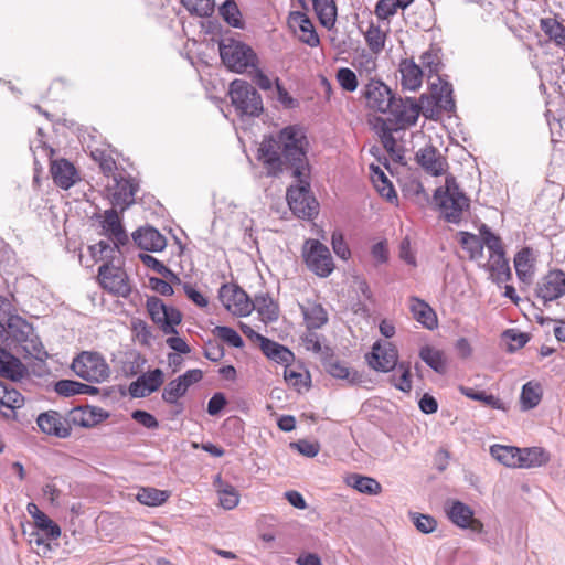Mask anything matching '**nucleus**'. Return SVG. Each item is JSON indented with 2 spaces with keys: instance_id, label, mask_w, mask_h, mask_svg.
I'll return each mask as SVG.
<instances>
[{
  "instance_id": "nucleus-1",
  "label": "nucleus",
  "mask_w": 565,
  "mask_h": 565,
  "mask_svg": "<svg viewBox=\"0 0 565 565\" xmlns=\"http://www.w3.org/2000/svg\"><path fill=\"white\" fill-rule=\"evenodd\" d=\"M308 139L303 128L288 126L277 135L264 138L258 148V160L269 174H277L285 168L292 169V175H305L308 169Z\"/></svg>"
},
{
  "instance_id": "nucleus-2",
  "label": "nucleus",
  "mask_w": 565,
  "mask_h": 565,
  "mask_svg": "<svg viewBox=\"0 0 565 565\" xmlns=\"http://www.w3.org/2000/svg\"><path fill=\"white\" fill-rule=\"evenodd\" d=\"M444 218L449 223H459L470 205L469 198L460 190L456 179L446 177L445 185L439 186L434 194Z\"/></svg>"
},
{
  "instance_id": "nucleus-3",
  "label": "nucleus",
  "mask_w": 565,
  "mask_h": 565,
  "mask_svg": "<svg viewBox=\"0 0 565 565\" xmlns=\"http://www.w3.org/2000/svg\"><path fill=\"white\" fill-rule=\"evenodd\" d=\"M0 341L17 352L33 356L39 355L42 350V344L34 333L33 327L19 315H15L6 323Z\"/></svg>"
},
{
  "instance_id": "nucleus-4",
  "label": "nucleus",
  "mask_w": 565,
  "mask_h": 565,
  "mask_svg": "<svg viewBox=\"0 0 565 565\" xmlns=\"http://www.w3.org/2000/svg\"><path fill=\"white\" fill-rule=\"evenodd\" d=\"M294 177L297 179L298 184L291 185L287 190L289 207L300 218H312L318 214L319 204L310 194L309 170H306L305 175Z\"/></svg>"
},
{
  "instance_id": "nucleus-5",
  "label": "nucleus",
  "mask_w": 565,
  "mask_h": 565,
  "mask_svg": "<svg viewBox=\"0 0 565 565\" xmlns=\"http://www.w3.org/2000/svg\"><path fill=\"white\" fill-rule=\"evenodd\" d=\"M231 102L241 115L257 117L263 110V99L258 92L246 81L234 79L228 89Z\"/></svg>"
},
{
  "instance_id": "nucleus-6",
  "label": "nucleus",
  "mask_w": 565,
  "mask_h": 565,
  "mask_svg": "<svg viewBox=\"0 0 565 565\" xmlns=\"http://www.w3.org/2000/svg\"><path fill=\"white\" fill-rule=\"evenodd\" d=\"M301 255L307 268L321 278L329 277L334 270V263L329 248L318 239H306Z\"/></svg>"
},
{
  "instance_id": "nucleus-7",
  "label": "nucleus",
  "mask_w": 565,
  "mask_h": 565,
  "mask_svg": "<svg viewBox=\"0 0 565 565\" xmlns=\"http://www.w3.org/2000/svg\"><path fill=\"white\" fill-rule=\"evenodd\" d=\"M220 54L223 63L236 73H243L248 67H255L257 56L248 45L228 40L220 44Z\"/></svg>"
},
{
  "instance_id": "nucleus-8",
  "label": "nucleus",
  "mask_w": 565,
  "mask_h": 565,
  "mask_svg": "<svg viewBox=\"0 0 565 565\" xmlns=\"http://www.w3.org/2000/svg\"><path fill=\"white\" fill-rule=\"evenodd\" d=\"M74 373L88 382L100 383L108 379L109 367L104 358L95 352H82L73 360Z\"/></svg>"
},
{
  "instance_id": "nucleus-9",
  "label": "nucleus",
  "mask_w": 565,
  "mask_h": 565,
  "mask_svg": "<svg viewBox=\"0 0 565 565\" xmlns=\"http://www.w3.org/2000/svg\"><path fill=\"white\" fill-rule=\"evenodd\" d=\"M147 310L154 323H157L164 334H175V327L181 322V312L166 306L161 299L150 297L147 300Z\"/></svg>"
},
{
  "instance_id": "nucleus-10",
  "label": "nucleus",
  "mask_w": 565,
  "mask_h": 565,
  "mask_svg": "<svg viewBox=\"0 0 565 565\" xmlns=\"http://www.w3.org/2000/svg\"><path fill=\"white\" fill-rule=\"evenodd\" d=\"M100 286L108 292L118 297H128L131 286L126 271L117 266L104 264L98 269Z\"/></svg>"
},
{
  "instance_id": "nucleus-11",
  "label": "nucleus",
  "mask_w": 565,
  "mask_h": 565,
  "mask_svg": "<svg viewBox=\"0 0 565 565\" xmlns=\"http://www.w3.org/2000/svg\"><path fill=\"white\" fill-rule=\"evenodd\" d=\"M363 96L369 108L382 114H386L392 108L395 99L387 85L373 78L364 86Z\"/></svg>"
},
{
  "instance_id": "nucleus-12",
  "label": "nucleus",
  "mask_w": 565,
  "mask_h": 565,
  "mask_svg": "<svg viewBox=\"0 0 565 565\" xmlns=\"http://www.w3.org/2000/svg\"><path fill=\"white\" fill-rule=\"evenodd\" d=\"M535 294L544 303L559 299L565 295V273L553 269L537 281Z\"/></svg>"
},
{
  "instance_id": "nucleus-13",
  "label": "nucleus",
  "mask_w": 565,
  "mask_h": 565,
  "mask_svg": "<svg viewBox=\"0 0 565 565\" xmlns=\"http://www.w3.org/2000/svg\"><path fill=\"white\" fill-rule=\"evenodd\" d=\"M445 511L449 520L458 527L469 529L475 533L482 532V522L473 516V510L468 504L459 500H448Z\"/></svg>"
},
{
  "instance_id": "nucleus-14",
  "label": "nucleus",
  "mask_w": 565,
  "mask_h": 565,
  "mask_svg": "<svg viewBox=\"0 0 565 565\" xmlns=\"http://www.w3.org/2000/svg\"><path fill=\"white\" fill-rule=\"evenodd\" d=\"M220 300L234 316L245 317L253 310V303L247 294L233 285H224L220 289Z\"/></svg>"
},
{
  "instance_id": "nucleus-15",
  "label": "nucleus",
  "mask_w": 565,
  "mask_h": 565,
  "mask_svg": "<svg viewBox=\"0 0 565 565\" xmlns=\"http://www.w3.org/2000/svg\"><path fill=\"white\" fill-rule=\"evenodd\" d=\"M366 359L369 365L375 371L388 372L396 366L398 353L391 342H375Z\"/></svg>"
},
{
  "instance_id": "nucleus-16",
  "label": "nucleus",
  "mask_w": 565,
  "mask_h": 565,
  "mask_svg": "<svg viewBox=\"0 0 565 565\" xmlns=\"http://www.w3.org/2000/svg\"><path fill=\"white\" fill-rule=\"evenodd\" d=\"M113 182L114 184L109 185L113 204L124 211L134 203L137 185L122 174H114Z\"/></svg>"
},
{
  "instance_id": "nucleus-17",
  "label": "nucleus",
  "mask_w": 565,
  "mask_h": 565,
  "mask_svg": "<svg viewBox=\"0 0 565 565\" xmlns=\"http://www.w3.org/2000/svg\"><path fill=\"white\" fill-rule=\"evenodd\" d=\"M100 217L103 235L107 236L116 248H119L120 245H125L128 242V235L117 211L114 209L106 210Z\"/></svg>"
},
{
  "instance_id": "nucleus-18",
  "label": "nucleus",
  "mask_w": 565,
  "mask_h": 565,
  "mask_svg": "<svg viewBox=\"0 0 565 565\" xmlns=\"http://www.w3.org/2000/svg\"><path fill=\"white\" fill-rule=\"evenodd\" d=\"M418 164L431 175L445 173L447 168L446 158L433 146H425L416 153Z\"/></svg>"
},
{
  "instance_id": "nucleus-19",
  "label": "nucleus",
  "mask_w": 565,
  "mask_h": 565,
  "mask_svg": "<svg viewBox=\"0 0 565 565\" xmlns=\"http://www.w3.org/2000/svg\"><path fill=\"white\" fill-rule=\"evenodd\" d=\"M289 24L295 30V33L302 43L311 47L319 45L320 40L315 30L313 23L305 13H291Z\"/></svg>"
},
{
  "instance_id": "nucleus-20",
  "label": "nucleus",
  "mask_w": 565,
  "mask_h": 565,
  "mask_svg": "<svg viewBox=\"0 0 565 565\" xmlns=\"http://www.w3.org/2000/svg\"><path fill=\"white\" fill-rule=\"evenodd\" d=\"M401 126H413L417 122L420 106L414 98L394 99V105L388 110Z\"/></svg>"
},
{
  "instance_id": "nucleus-21",
  "label": "nucleus",
  "mask_w": 565,
  "mask_h": 565,
  "mask_svg": "<svg viewBox=\"0 0 565 565\" xmlns=\"http://www.w3.org/2000/svg\"><path fill=\"white\" fill-rule=\"evenodd\" d=\"M38 426L44 434L52 435L58 438H66L71 434L63 417L55 411L42 413L36 419Z\"/></svg>"
},
{
  "instance_id": "nucleus-22",
  "label": "nucleus",
  "mask_w": 565,
  "mask_h": 565,
  "mask_svg": "<svg viewBox=\"0 0 565 565\" xmlns=\"http://www.w3.org/2000/svg\"><path fill=\"white\" fill-rule=\"evenodd\" d=\"M163 383V373L156 369L138 377L129 386V393L132 397H146L157 391Z\"/></svg>"
},
{
  "instance_id": "nucleus-23",
  "label": "nucleus",
  "mask_w": 565,
  "mask_h": 565,
  "mask_svg": "<svg viewBox=\"0 0 565 565\" xmlns=\"http://www.w3.org/2000/svg\"><path fill=\"white\" fill-rule=\"evenodd\" d=\"M51 174L56 185L67 190L78 180V172L66 159L54 160L51 164Z\"/></svg>"
},
{
  "instance_id": "nucleus-24",
  "label": "nucleus",
  "mask_w": 565,
  "mask_h": 565,
  "mask_svg": "<svg viewBox=\"0 0 565 565\" xmlns=\"http://www.w3.org/2000/svg\"><path fill=\"white\" fill-rule=\"evenodd\" d=\"M135 243L148 252H161L167 246L166 237L154 227H141L132 234Z\"/></svg>"
},
{
  "instance_id": "nucleus-25",
  "label": "nucleus",
  "mask_w": 565,
  "mask_h": 565,
  "mask_svg": "<svg viewBox=\"0 0 565 565\" xmlns=\"http://www.w3.org/2000/svg\"><path fill=\"white\" fill-rule=\"evenodd\" d=\"M24 405V397L14 387L0 381V412L7 418L13 417L15 409Z\"/></svg>"
},
{
  "instance_id": "nucleus-26",
  "label": "nucleus",
  "mask_w": 565,
  "mask_h": 565,
  "mask_svg": "<svg viewBox=\"0 0 565 565\" xmlns=\"http://www.w3.org/2000/svg\"><path fill=\"white\" fill-rule=\"evenodd\" d=\"M0 375L11 380L20 381L28 375L23 363L11 353L0 347Z\"/></svg>"
},
{
  "instance_id": "nucleus-27",
  "label": "nucleus",
  "mask_w": 565,
  "mask_h": 565,
  "mask_svg": "<svg viewBox=\"0 0 565 565\" xmlns=\"http://www.w3.org/2000/svg\"><path fill=\"white\" fill-rule=\"evenodd\" d=\"M108 417V414L98 407H78L71 412V420L81 427H93Z\"/></svg>"
},
{
  "instance_id": "nucleus-28",
  "label": "nucleus",
  "mask_w": 565,
  "mask_h": 565,
  "mask_svg": "<svg viewBox=\"0 0 565 565\" xmlns=\"http://www.w3.org/2000/svg\"><path fill=\"white\" fill-rule=\"evenodd\" d=\"M551 460V455L542 447L520 448L519 468L532 469L545 466Z\"/></svg>"
},
{
  "instance_id": "nucleus-29",
  "label": "nucleus",
  "mask_w": 565,
  "mask_h": 565,
  "mask_svg": "<svg viewBox=\"0 0 565 565\" xmlns=\"http://www.w3.org/2000/svg\"><path fill=\"white\" fill-rule=\"evenodd\" d=\"M401 84L404 89L416 90L423 82V71L413 60H403L399 64Z\"/></svg>"
},
{
  "instance_id": "nucleus-30",
  "label": "nucleus",
  "mask_w": 565,
  "mask_h": 565,
  "mask_svg": "<svg viewBox=\"0 0 565 565\" xmlns=\"http://www.w3.org/2000/svg\"><path fill=\"white\" fill-rule=\"evenodd\" d=\"M257 341L259 342L263 353L268 359L281 364H288L294 360V353L286 347L263 335H257Z\"/></svg>"
},
{
  "instance_id": "nucleus-31",
  "label": "nucleus",
  "mask_w": 565,
  "mask_h": 565,
  "mask_svg": "<svg viewBox=\"0 0 565 565\" xmlns=\"http://www.w3.org/2000/svg\"><path fill=\"white\" fill-rule=\"evenodd\" d=\"M409 310L413 318L422 323L427 329H434L437 327V317L431 307L425 301L416 298H409Z\"/></svg>"
},
{
  "instance_id": "nucleus-32",
  "label": "nucleus",
  "mask_w": 565,
  "mask_h": 565,
  "mask_svg": "<svg viewBox=\"0 0 565 565\" xmlns=\"http://www.w3.org/2000/svg\"><path fill=\"white\" fill-rule=\"evenodd\" d=\"M26 511L34 519L35 526L44 532L49 539L56 540L60 537V526L43 513L35 503H28Z\"/></svg>"
},
{
  "instance_id": "nucleus-33",
  "label": "nucleus",
  "mask_w": 565,
  "mask_h": 565,
  "mask_svg": "<svg viewBox=\"0 0 565 565\" xmlns=\"http://www.w3.org/2000/svg\"><path fill=\"white\" fill-rule=\"evenodd\" d=\"M370 170H371L370 177H371L372 183H373L374 188L376 189V191L379 192V194L382 198L386 199L388 202L396 201L397 200L396 191H395L392 182L388 180V178L384 173V171L374 164L370 166Z\"/></svg>"
},
{
  "instance_id": "nucleus-34",
  "label": "nucleus",
  "mask_w": 565,
  "mask_h": 565,
  "mask_svg": "<svg viewBox=\"0 0 565 565\" xmlns=\"http://www.w3.org/2000/svg\"><path fill=\"white\" fill-rule=\"evenodd\" d=\"M534 257L531 248H522L514 257V268L520 280L530 281L534 275Z\"/></svg>"
},
{
  "instance_id": "nucleus-35",
  "label": "nucleus",
  "mask_w": 565,
  "mask_h": 565,
  "mask_svg": "<svg viewBox=\"0 0 565 565\" xmlns=\"http://www.w3.org/2000/svg\"><path fill=\"white\" fill-rule=\"evenodd\" d=\"M480 236L483 244L490 250L491 259H500L501 267L507 274V259L504 257V250L500 237L493 234L486 225L481 227Z\"/></svg>"
},
{
  "instance_id": "nucleus-36",
  "label": "nucleus",
  "mask_w": 565,
  "mask_h": 565,
  "mask_svg": "<svg viewBox=\"0 0 565 565\" xmlns=\"http://www.w3.org/2000/svg\"><path fill=\"white\" fill-rule=\"evenodd\" d=\"M520 448L514 446L492 445L491 456L500 463L509 468H519Z\"/></svg>"
},
{
  "instance_id": "nucleus-37",
  "label": "nucleus",
  "mask_w": 565,
  "mask_h": 565,
  "mask_svg": "<svg viewBox=\"0 0 565 565\" xmlns=\"http://www.w3.org/2000/svg\"><path fill=\"white\" fill-rule=\"evenodd\" d=\"M452 88L447 82H440L439 85H434L431 97L438 110L451 111L455 108L452 99Z\"/></svg>"
},
{
  "instance_id": "nucleus-38",
  "label": "nucleus",
  "mask_w": 565,
  "mask_h": 565,
  "mask_svg": "<svg viewBox=\"0 0 565 565\" xmlns=\"http://www.w3.org/2000/svg\"><path fill=\"white\" fill-rule=\"evenodd\" d=\"M420 359L435 372L445 373L447 367V360L443 351L425 345L419 351Z\"/></svg>"
},
{
  "instance_id": "nucleus-39",
  "label": "nucleus",
  "mask_w": 565,
  "mask_h": 565,
  "mask_svg": "<svg viewBox=\"0 0 565 565\" xmlns=\"http://www.w3.org/2000/svg\"><path fill=\"white\" fill-rule=\"evenodd\" d=\"M252 303L264 321H275L278 318V306L268 295H257Z\"/></svg>"
},
{
  "instance_id": "nucleus-40",
  "label": "nucleus",
  "mask_w": 565,
  "mask_h": 565,
  "mask_svg": "<svg viewBox=\"0 0 565 565\" xmlns=\"http://www.w3.org/2000/svg\"><path fill=\"white\" fill-rule=\"evenodd\" d=\"M170 497V492L166 490H159L151 487L140 488L136 494V499L143 505L159 507L167 502Z\"/></svg>"
},
{
  "instance_id": "nucleus-41",
  "label": "nucleus",
  "mask_w": 565,
  "mask_h": 565,
  "mask_svg": "<svg viewBox=\"0 0 565 565\" xmlns=\"http://www.w3.org/2000/svg\"><path fill=\"white\" fill-rule=\"evenodd\" d=\"M312 4L321 24L331 29L337 20V6L334 0H312Z\"/></svg>"
},
{
  "instance_id": "nucleus-42",
  "label": "nucleus",
  "mask_w": 565,
  "mask_h": 565,
  "mask_svg": "<svg viewBox=\"0 0 565 565\" xmlns=\"http://www.w3.org/2000/svg\"><path fill=\"white\" fill-rule=\"evenodd\" d=\"M347 483L364 494L376 495L382 491L381 483L371 477L351 475L348 477Z\"/></svg>"
},
{
  "instance_id": "nucleus-43",
  "label": "nucleus",
  "mask_w": 565,
  "mask_h": 565,
  "mask_svg": "<svg viewBox=\"0 0 565 565\" xmlns=\"http://www.w3.org/2000/svg\"><path fill=\"white\" fill-rule=\"evenodd\" d=\"M301 310L309 329H319L328 321L327 311L321 305L308 303Z\"/></svg>"
},
{
  "instance_id": "nucleus-44",
  "label": "nucleus",
  "mask_w": 565,
  "mask_h": 565,
  "mask_svg": "<svg viewBox=\"0 0 565 565\" xmlns=\"http://www.w3.org/2000/svg\"><path fill=\"white\" fill-rule=\"evenodd\" d=\"M541 398L542 388L540 384L527 382L526 384L523 385L520 397L522 409L529 411L534 408L535 406L539 405Z\"/></svg>"
},
{
  "instance_id": "nucleus-45",
  "label": "nucleus",
  "mask_w": 565,
  "mask_h": 565,
  "mask_svg": "<svg viewBox=\"0 0 565 565\" xmlns=\"http://www.w3.org/2000/svg\"><path fill=\"white\" fill-rule=\"evenodd\" d=\"M541 29L558 46L565 45V26L552 18L541 19Z\"/></svg>"
},
{
  "instance_id": "nucleus-46",
  "label": "nucleus",
  "mask_w": 565,
  "mask_h": 565,
  "mask_svg": "<svg viewBox=\"0 0 565 565\" xmlns=\"http://www.w3.org/2000/svg\"><path fill=\"white\" fill-rule=\"evenodd\" d=\"M364 38L373 54L382 52L385 46L386 34L379 25L371 23L364 33Z\"/></svg>"
},
{
  "instance_id": "nucleus-47",
  "label": "nucleus",
  "mask_w": 565,
  "mask_h": 565,
  "mask_svg": "<svg viewBox=\"0 0 565 565\" xmlns=\"http://www.w3.org/2000/svg\"><path fill=\"white\" fill-rule=\"evenodd\" d=\"M216 482H221V478H216ZM218 501L221 507L226 510H232L238 505L239 494L236 489L231 484L223 486L220 483V488L217 489Z\"/></svg>"
},
{
  "instance_id": "nucleus-48",
  "label": "nucleus",
  "mask_w": 565,
  "mask_h": 565,
  "mask_svg": "<svg viewBox=\"0 0 565 565\" xmlns=\"http://www.w3.org/2000/svg\"><path fill=\"white\" fill-rule=\"evenodd\" d=\"M381 141L383 143V147L391 154L394 161L402 162L404 160V151L397 145L396 139L394 138L392 130L390 128H382Z\"/></svg>"
},
{
  "instance_id": "nucleus-49",
  "label": "nucleus",
  "mask_w": 565,
  "mask_h": 565,
  "mask_svg": "<svg viewBox=\"0 0 565 565\" xmlns=\"http://www.w3.org/2000/svg\"><path fill=\"white\" fill-rule=\"evenodd\" d=\"M352 65L358 70L359 75L372 78L376 70V58L372 54L362 52L354 57Z\"/></svg>"
},
{
  "instance_id": "nucleus-50",
  "label": "nucleus",
  "mask_w": 565,
  "mask_h": 565,
  "mask_svg": "<svg viewBox=\"0 0 565 565\" xmlns=\"http://www.w3.org/2000/svg\"><path fill=\"white\" fill-rule=\"evenodd\" d=\"M92 387L72 380H61L55 384V392L62 396H74L88 393Z\"/></svg>"
},
{
  "instance_id": "nucleus-51",
  "label": "nucleus",
  "mask_w": 565,
  "mask_h": 565,
  "mask_svg": "<svg viewBox=\"0 0 565 565\" xmlns=\"http://www.w3.org/2000/svg\"><path fill=\"white\" fill-rule=\"evenodd\" d=\"M335 79L340 87L349 93L356 90L359 86L358 75L349 67H341L337 71Z\"/></svg>"
},
{
  "instance_id": "nucleus-52",
  "label": "nucleus",
  "mask_w": 565,
  "mask_h": 565,
  "mask_svg": "<svg viewBox=\"0 0 565 565\" xmlns=\"http://www.w3.org/2000/svg\"><path fill=\"white\" fill-rule=\"evenodd\" d=\"M186 385H184L178 377L167 384L162 392V398L169 404H174L186 393Z\"/></svg>"
},
{
  "instance_id": "nucleus-53",
  "label": "nucleus",
  "mask_w": 565,
  "mask_h": 565,
  "mask_svg": "<svg viewBox=\"0 0 565 565\" xmlns=\"http://www.w3.org/2000/svg\"><path fill=\"white\" fill-rule=\"evenodd\" d=\"M182 4L199 17H209L214 10L213 0H181Z\"/></svg>"
},
{
  "instance_id": "nucleus-54",
  "label": "nucleus",
  "mask_w": 565,
  "mask_h": 565,
  "mask_svg": "<svg viewBox=\"0 0 565 565\" xmlns=\"http://www.w3.org/2000/svg\"><path fill=\"white\" fill-rule=\"evenodd\" d=\"M327 370L333 377L347 380L350 383H355L359 381L358 373L351 372L345 364L339 361L328 363Z\"/></svg>"
},
{
  "instance_id": "nucleus-55",
  "label": "nucleus",
  "mask_w": 565,
  "mask_h": 565,
  "mask_svg": "<svg viewBox=\"0 0 565 565\" xmlns=\"http://www.w3.org/2000/svg\"><path fill=\"white\" fill-rule=\"evenodd\" d=\"M212 332L214 335L234 348H242L244 345L241 335L230 327L217 326L213 329Z\"/></svg>"
},
{
  "instance_id": "nucleus-56",
  "label": "nucleus",
  "mask_w": 565,
  "mask_h": 565,
  "mask_svg": "<svg viewBox=\"0 0 565 565\" xmlns=\"http://www.w3.org/2000/svg\"><path fill=\"white\" fill-rule=\"evenodd\" d=\"M220 12L230 25L235 28H239L242 25L239 20V10L233 0H226L220 8Z\"/></svg>"
},
{
  "instance_id": "nucleus-57",
  "label": "nucleus",
  "mask_w": 565,
  "mask_h": 565,
  "mask_svg": "<svg viewBox=\"0 0 565 565\" xmlns=\"http://www.w3.org/2000/svg\"><path fill=\"white\" fill-rule=\"evenodd\" d=\"M401 9L398 0H379L375 6V14L380 20H387Z\"/></svg>"
},
{
  "instance_id": "nucleus-58",
  "label": "nucleus",
  "mask_w": 565,
  "mask_h": 565,
  "mask_svg": "<svg viewBox=\"0 0 565 565\" xmlns=\"http://www.w3.org/2000/svg\"><path fill=\"white\" fill-rule=\"evenodd\" d=\"M401 372L399 376L394 375L392 377L393 385L402 391L409 392L412 390V381H411V369L408 364L401 363L397 369Z\"/></svg>"
},
{
  "instance_id": "nucleus-59",
  "label": "nucleus",
  "mask_w": 565,
  "mask_h": 565,
  "mask_svg": "<svg viewBox=\"0 0 565 565\" xmlns=\"http://www.w3.org/2000/svg\"><path fill=\"white\" fill-rule=\"evenodd\" d=\"M411 519L416 529L424 534L434 532L437 526L436 520L428 514L411 513Z\"/></svg>"
},
{
  "instance_id": "nucleus-60",
  "label": "nucleus",
  "mask_w": 565,
  "mask_h": 565,
  "mask_svg": "<svg viewBox=\"0 0 565 565\" xmlns=\"http://www.w3.org/2000/svg\"><path fill=\"white\" fill-rule=\"evenodd\" d=\"M132 330L139 343L149 345L152 341L151 328L142 320L132 321Z\"/></svg>"
},
{
  "instance_id": "nucleus-61",
  "label": "nucleus",
  "mask_w": 565,
  "mask_h": 565,
  "mask_svg": "<svg viewBox=\"0 0 565 565\" xmlns=\"http://www.w3.org/2000/svg\"><path fill=\"white\" fill-rule=\"evenodd\" d=\"M139 257L147 267L151 268L152 270L162 275L163 277L167 278L170 276H174L173 273L168 267H166L163 263H161L153 256L149 254H140Z\"/></svg>"
},
{
  "instance_id": "nucleus-62",
  "label": "nucleus",
  "mask_w": 565,
  "mask_h": 565,
  "mask_svg": "<svg viewBox=\"0 0 565 565\" xmlns=\"http://www.w3.org/2000/svg\"><path fill=\"white\" fill-rule=\"evenodd\" d=\"M331 244L333 252L341 259H348L351 256V252L344 242L343 235L340 232H333L331 236Z\"/></svg>"
},
{
  "instance_id": "nucleus-63",
  "label": "nucleus",
  "mask_w": 565,
  "mask_h": 565,
  "mask_svg": "<svg viewBox=\"0 0 565 565\" xmlns=\"http://www.w3.org/2000/svg\"><path fill=\"white\" fill-rule=\"evenodd\" d=\"M284 377L286 382L295 388L299 390L306 385L307 376L302 372L290 367L288 364L285 367Z\"/></svg>"
},
{
  "instance_id": "nucleus-64",
  "label": "nucleus",
  "mask_w": 565,
  "mask_h": 565,
  "mask_svg": "<svg viewBox=\"0 0 565 565\" xmlns=\"http://www.w3.org/2000/svg\"><path fill=\"white\" fill-rule=\"evenodd\" d=\"M422 64L429 73H438L440 57L437 50L430 49L420 56Z\"/></svg>"
}]
</instances>
